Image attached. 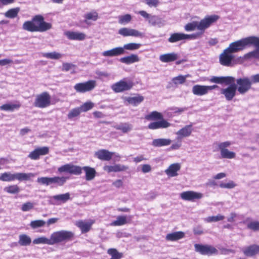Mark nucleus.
I'll return each instance as SVG.
<instances>
[{"mask_svg": "<svg viewBox=\"0 0 259 259\" xmlns=\"http://www.w3.org/2000/svg\"><path fill=\"white\" fill-rule=\"evenodd\" d=\"M96 86V81L90 80L84 82L76 83L74 88L76 92L83 93L93 90Z\"/></svg>", "mask_w": 259, "mask_h": 259, "instance_id": "obj_11", "label": "nucleus"}, {"mask_svg": "<svg viewBox=\"0 0 259 259\" xmlns=\"http://www.w3.org/2000/svg\"><path fill=\"white\" fill-rule=\"evenodd\" d=\"M4 190L5 192L11 194H16L20 192V189L17 185L7 186L4 188Z\"/></svg>", "mask_w": 259, "mask_h": 259, "instance_id": "obj_39", "label": "nucleus"}, {"mask_svg": "<svg viewBox=\"0 0 259 259\" xmlns=\"http://www.w3.org/2000/svg\"><path fill=\"white\" fill-rule=\"evenodd\" d=\"M122 99L124 101L127 102L128 104L136 106L144 101V98L143 96L138 94L135 97H123Z\"/></svg>", "mask_w": 259, "mask_h": 259, "instance_id": "obj_22", "label": "nucleus"}, {"mask_svg": "<svg viewBox=\"0 0 259 259\" xmlns=\"http://www.w3.org/2000/svg\"><path fill=\"white\" fill-rule=\"evenodd\" d=\"M19 11H20V8H15L11 9L9 10L8 11H7L4 14V15L7 18L13 19L17 16L19 12Z\"/></svg>", "mask_w": 259, "mask_h": 259, "instance_id": "obj_43", "label": "nucleus"}, {"mask_svg": "<svg viewBox=\"0 0 259 259\" xmlns=\"http://www.w3.org/2000/svg\"><path fill=\"white\" fill-rule=\"evenodd\" d=\"M82 167L71 164H66V172L74 175H79L81 174Z\"/></svg>", "mask_w": 259, "mask_h": 259, "instance_id": "obj_28", "label": "nucleus"}, {"mask_svg": "<svg viewBox=\"0 0 259 259\" xmlns=\"http://www.w3.org/2000/svg\"><path fill=\"white\" fill-rule=\"evenodd\" d=\"M247 228L253 231H258L259 230V222L254 221L251 222L248 224Z\"/></svg>", "mask_w": 259, "mask_h": 259, "instance_id": "obj_58", "label": "nucleus"}, {"mask_svg": "<svg viewBox=\"0 0 259 259\" xmlns=\"http://www.w3.org/2000/svg\"><path fill=\"white\" fill-rule=\"evenodd\" d=\"M151 169V165L148 164H145L142 165L141 171L144 174L150 172Z\"/></svg>", "mask_w": 259, "mask_h": 259, "instance_id": "obj_63", "label": "nucleus"}, {"mask_svg": "<svg viewBox=\"0 0 259 259\" xmlns=\"http://www.w3.org/2000/svg\"><path fill=\"white\" fill-rule=\"evenodd\" d=\"M194 248L196 252L203 255L211 256L219 253L218 249L210 245L195 244Z\"/></svg>", "mask_w": 259, "mask_h": 259, "instance_id": "obj_8", "label": "nucleus"}, {"mask_svg": "<svg viewBox=\"0 0 259 259\" xmlns=\"http://www.w3.org/2000/svg\"><path fill=\"white\" fill-rule=\"evenodd\" d=\"M76 66L72 64L66 63V72H68L70 74H74L76 72Z\"/></svg>", "mask_w": 259, "mask_h": 259, "instance_id": "obj_59", "label": "nucleus"}, {"mask_svg": "<svg viewBox=\"0 0 259 259\" xmlns=\"http://www.w3.org/2000/svg\"><path fill=\"white\" fill-rule=\"evenodd\" d=\"M177 142H174L169 147L170 150H178L182 146V140L178 139L177 137Z\"/></svg>", "mask_w": 259, "mask_h": 259, "instance_id": "obj_55", "label": "nucleus"}, {"mask_svg": "<svg viewBox=\"0 0 259 259\" xmlns=\"http://www.w3.org/2000/svg\"><path fill=\"white\" fill-rule=\"evenodd\" d=\"M66 35L71 40H82L85 38V34L82 32L67 31Z\"/></svg>", "mask_w": 259, "mask_h": 259, "instance_id": "obj_31", "label": "nucleus"}, {"mask_svg": "<svg viewBox=\"0 0 259 259\" xmlns=\"http://www.w3.org/2000/svg\"><path fill=\"white\" fill-rule=\"evenodd\" d=\"M42 56L47 58L57 59L60 57V54L56 52L47 53L43 54Z\"/></svg>", "mask_w": 259, "mask_h": 259, "instance_id": "obj_54", "label": "nucleus"}, {"mask_svg": "<svg viewBox=\"0 0 259 259\" xmlns=\"http://www.w3.org/2000/svg\"><path fill=\"white\" fill-rule=\"evenodd\" d=\"M180 196L181 198L184 200L194 201L195 200L201 199L203 197V194L200 192L187 191L181 193Z\"/></svg>", "mask_w": 259, "mask_h": 259, "instance_id": "obj_14", "label": "nucleus"}, {"mask_svg": "<svg viewBox=\"0 0 259 259\" xmlns=\"http://www.w3.org/2000/svg\"><path fill=\"white\" fill-rule=\"evenodd\" d=\"M193 128L191 124L187 125L179 130L176 135L178 139H182L184 138L189 137L192 132Z\"/></svg>", "mask_w": 259, "mask_h": 259, "instance_id": "obj_18", "label": "nucleus"}, {"mask_svg": "<svg viewBox=\"0 0 259 259\" xmlns=\"http://www.w3.org/2000/svg\"><path fill=\"white\" fill-rule=\"evenodd\" d=\"M150 24L153 26H158V27H162L166 24V21L163 18L156 15H152L150 17V20H148Z\"/></svg>", "mask_w": 259, "mask_h": 259, "instance_id": "obj_23", "label": "nucleus"}, {"mask_svg": "<svg viewBox=\"0 0 259 259\" xmlns=\"http://www.w3.org/2000/svg\"><path fill=\"white\" fill-rule=\"evenodd\" d=\"M34 207V204L31 202H26L22 205L21 210L23 211H28L32 209Z\"/></svg>", "mask_w": 259, "mask_h": 259, "instance_id": "obj_56", "label": "nucleus"}, {"mask_svg": "<svg viewBox=\"0 0 259 259\" xmlns=\"http://www.w3.org/2000/svg\"><path fill=\"white\" fill-rule=\"evenodd\" d=\"M140 43L130 42L124 44L122 47L123 51L125 50L128 51H135L138 50L141 46Z\"/></svg>", "mask_w": 259, "mask_h": 259, "instance_id": "obj_40", "label": "nucleus"}, {"mask_svg": "<svg viewBox=\"0 0 259 259\" xmlns=\"http://www.w3.org/2000/svg\"><path fill=\"white\" fill-rule=\"evenodd\" d=\"M51 104V97L46 92L36 95L33 105L39 108L49 107Z\"/></svg>", "mask_w": 259, "mask_h": 259, "instance_id": "obj_7", "label": "nucleus"}, {"mask_svg": "<svg viewBox=\"0 0 259 259\" xmlns=\"http://www.w3.org/2000/svg\"><path fill=\"white\" fill-rule=\"evenodd\" d=\"M52 25L44 21V17L39 15L35 16L32 21L24 23L22 28L30 32H44L51 28Z\"/></svg>", "mask_w": 259, "mask_h": 259, "instance_id": "obj_2", "label": "nucleus"}, {"mask_svg": "<svg viewBox=\"0 0 259 259\" xmlns=\"http://www.w3.org/2000/svg\"><path fill=\"white\" fill-rule=\"evenodd\" d=\"M193 232L195 235H200L204 233V231L200 226H197L193 228Z\"/></svg>", "mask_w": 259, "mask_h": 259, "instance_id": "obj_62", "label": "nucleus"}, {"mask_svg": "<svg viewBox=\"0 0 259 259\" xmlns=\"http://www.w3.org/2000/svg\"><path fill=\"white\" fill-rule=\"evenodd\" d=\"M243 58L244 60H249L251 59H259V49H256L253 51L245 54Z\"/></svg>", "mask_w": 259, "mask_h": 259, "instance_id": "obj_38", "label": "nucleus"}, {"mask_svg": "<svg viewBox=\"0 0 259 259\" xmlns=\"http://www.w3.org/2000/svg\"><path fill=\"white\" fill-rule=\"evenodd\" d=\"M178 58V54L172 52L161 55L159 56V60L162 62L168 63L176 60Z\"/></svg>", "mask_w": 259, "mask_h": 259, "instance_id": "obj_27", "label": "nucleus"}, {"mask_svg": "<svg viewBox=\"0 0 259 259\" xmlns=\"http://www.w3.org/2000/svg\"><path fill=\"white\" fill-rule=\"evenodd\" d=\"M244 254L247 256H253L259 253V245L252 244L242 249Z\"/></svg>", "mask_w": 259, "mask_h": 259, "instance_id": "obj_19", "label": "nucleus"}, {"mask_svg": "<svg viewBox=\"0 0 259 259\" xmlns=\"http://www.w3.org/2000/svg\"><path fill=\"white\" fill-rule=\"evenodd\" d=\"M249 45V38L247 37L231 42L227 49L233 54L243 50Z\"/></svg>", "mask_w": 259, "mask_h": 259, "instance_id": "obj_6", "label": "nucleus"}, {"mask_svg": "<svg viewBox=\"0 0 259 259\" xmlns=\"http://www.w3.org/2000/svg\"><path fill=\"white\" fill-rule=\"evenodd\" d=\"M134 83L131 80L122 79L111 85L112 90L116 93H121L130 90L133 88Z\"/></svg>", "mask_w": 259, "mask_h": 259, "instance_id": "obj_9", "label": "nucleus"}, {"mask_svg": "<svg viewBox=\"0 0 259 259\" xmlns=\"http://www.w3.org/2000/svg\"><path fill=\"white\" fill-rule=\"evenodd\" d=\"M231 145L230 141H225L220 143L218 147L220 150L221 157L222 158L233 159L235 157L236 154L234 152L230 151L226 148Z\"/></svg>", "mask_w": 259, "mask_h": 259, "instance_id": "obj_12", "label": "nucleus"}, {"mask_svg": "<svg viewBox=\"0 0 259 259\" xmlns=\"http://www.w3.org/2000/svg\"><path fill=\"white\" fill-rule=\"evenodd\" d=\"M104 169L108 172H116V165H106L104 167Z\"/></svg>", "mask_w": 259, "mask_h": 259, "instance_id": "obj_64", "label": "nucleus"}, {"mask_svg": "<svg viewBox=\"0 0 259 259\" xmlns=\"http://www.w3.org/2000/svg\"><path fill=\"white\" fill-rule=\"evenodd\" d=\"M65 240V231H58L52 234L50 237L51 245L59 243Z\"/></svg>", "mask_w": 259, "mask_h": 259, "instance_id": "obj_21", "label": "nucleus"}, {"mask_svg": "<svg viewBox=\"0 0 259 259\" xmlns=\"http://www.w3.org/2000/svg\"><path fill=\"white\" fill-rule=\"evenodd\" d=\"M126 223V217L125 215H120L117 217L116 220L113 221L110 225L112 226H119L125 225Z\"/></svg>", "mask_w": 259, "mask_h": 259, "instance_id": "obj_37", "label": "nucleus"}, {"mask_svg": "<svg viewBox=\"0 0 259 259\" xmlns=\"http://www.w3.org/2000/svg\"><path fill=\"white\" fill-rule=\"evenodd\" d=\"M33 242L34 244H47L49 245H51L50 238H48L45 237H41L36 238L33 240Z\"/></svg>", "mask_w": 259, "mask_h": 259, "instance_id": "obj_49", "label": "nucleus"}, {"mask_svg": "<svg viewBox=\"0 0 259 259\" xmlns=\"http://www.w3.org/2000/svg\"><path fill=\"white\" fill-rule=\"evenodd\" d=\"M181 165L179 163H175L170 164L168 167L165 170V173L169 177H174L178 176L177 172L180 170Z\"/></svg>", "mask_w": 259, "mask_h": 259, "instance_id": "obj_20", "label": "nucleus"}, {"mask_svg": "<svg viewBox=\"0 0 259 259\" xmlns=\"http://www.w3.org/2000/svg\"><path fill=\"white\" fill-rule=\"evenodd\" d=\"M234 56L227 48L220 55L219 60L221 65L225 66H231Z\"/></svg>", "mask_w": 259, "mask_h": 259, "instance_id": "obj_13", "label": "nucleus"}, {"mask_svg": "<svg viewBox=\"0 0 259 259\" xmlns=\"http://www.w3.org/2000/svg\"><path fill=\"white\" fill-rule=\"evenodd\" d=\"M140 58L137 54H132L119 59L120 62L125 64H131L140 61Z\"/></svg>", "mask_w": 259, "mask_h": 259, "instance_id": "obj_26", "label": "nucleus"}, {"mask_svg": "<svg viewBox=\"0 0 259 259\" xmlns=\"http://www.w3.org/2000/svg\"><path fill=\"white\" fill-rule=\"evenodd\" d=\"M21 106V104L18 102L15 103H9L4 104L0 106V110L6 111H13L15 110L18 109Z\"/></svg>", "mask_w": 259, "mask_h": 259, "instance_id": "obj_30", "label": "nucleus"}, {"mask_svg": "<svg viewBox=\"0 0 259 259\" xmlns=\"http://www.w3.org/2000/svg\"><path fill=\"white\" fill-rule=\"evenodd\" d=\"M188 76L187 75H180L178 76L172 78L171 80V82H169L167 87V89H170L171 87H173L174 85L177 87L179 84H183L186 80V78Z\"/></svg>", "mask_w": 259, "mask_h": 259, "instance_id": "obj_24", "label": "nucleus"}, {"mask_svg": "<svg viewBox=\"0 0 259 259\" xmlns=\"http://www.w3.org/2000/svg\"><path fill=\"white\" fill-rule=\"evenodd\" d=\"M145 118L148 120L155 119L161 120L162 119L163 116L160 113L154 111L151 112L149 114L146 115Z\"/></svg>", "mask_w": 259, "mask_h": 259, "instance_id": "obj_42", "label": "nucleus"}, {"mask_svg": "<svg viewBox=\"0 0 259 259\" xmlns=\"http://www.w3.org/2000/svg\"><path fill=\"white\" fill-rule=\"evenodd\" d=\"M236 184L232 181L227 183H222L220 184V187L222 188L232 189L234 188Z\"/></svg>", "mask_w": 259, "mask_h": 259, "instance_id": "obj_61", "label": "nucleus"}, {"mask_svg": "<svg viewBox=\"0 0 259 259\" xmlns=\"http://www.w3.org/2000/svg\"><path fill=\"white\" fill-rule=\"evenodd\" d=\"M84 17L85 19V22L86 23H88L87 20H92L93 21H96V20H98L99 16H98V14L97 12L93 11V12L87 13L84 15Z\"/></svg>", "mask_w": 259, "mask_h": 259, "instance_id": "obj_44", "label": "nucleus"}, {"mask_svg": "<svg viewBox=\"0 0 259 259\" xmlns=\"http://www.w3.org/2000/svg\"><path fill=\"white\" fill-rule=\"evenodd\" d=\"M49 151V149L47 147H39L30 152L28 157L32 160H37L39 158L40 156L48 154Z\"/></svg>", "mask_w": 259, "mask_h": 259, "instance_id": "obj_15", "label": "nucleus"}, {"mask_svg": "<svg viewBox=\"0 0 259 259\" xmlns=\"http://www.w3.org/2000/svg\"><path fill=\"white\" fill-rule=\"evenodd\" d=\"M19 243L22 246L29 245L31 242V239L30 237L25 234L19 235Z\"/></svg>", "mask_w": 259, "mask_h": 259, "instance_id": "obj_41", "label": "nucleus"}, {"mask_svg": "<svg viewBox=\"0 0 259 259\" xmlns=\"http://www.w3.org/2000/svg\"><path fill=\"white\" fill-rule=\"evenodd\" d=\"M158 122V125L159 128H164L169 127L170 125V123L167 122L166 120L163 119L157 121Z\"/></svg>", "mask_w": 259, "mask_h": 259, "instance_id": "obj_60", "label": "nucleus"}, {"mask_svg": "<svg viewBox=\"0 0 259 259\" xmlns=\"http://www.w3.org/2000/svg\"><path fill=\"white\" fill-rule=\"evenodd\" d=\"M172 141L168 138H158L154 139L151 145L154 147H161L170 145Z\"/></svg>", "mask_w": 259, "mask_h": 259, "instance_id": "obj_25", "label": "nucleus"}, {"mask_svg": "<svg viewBox=\"0 0 259 259\" xmlns=\"http://www.w3.org/2000/svg\"><path fill=\"white\" fill-rule=\"evenodd\" d=\"M94 103L90 101L87 102L83 104L79 107L81 112H87L91 109H92L94 106Z\"/></svg>", "mask_w": 259, "mask_h": 259, "instance_id": "obj_50", "label": "nucleus"}, {"mask_svg": "<svg viewBox=\"0 0 259 259\" xmlns=\"http://www.w3.org/2000/svg\"><path fill=\"white\" fill-rule=\"evenodd\" d=\"M116 129L121 131L123 133H126L133 129V125L128 123H124L116 126Z\"/></svg>", "mask_w": 259, "mask_h": 259, "instance_id": "obj_47", "label": "nucleus"}, {"mask_svg": "<svg viewBox=\"0 0 259 259\" xmlns=\"http://www.w3.org/2000/svg\"><path fill=\"white\" fill-rule=\"evenodd\" d=\"M113 154V152L107 150L101 149L95 152V156L101 160L109 161L112 158Z\"/></svg>", "mask_w": 259, "mask_h": 259, "instance_id": "obj_17", "label": "nucleus"}, {"mask_svg": "<svg viewBox=\"0 0 259 259\" xmlns=\"http://www.w3.org/2000/svg\"><path fill=\"white\" fill-rule=\"evenodd\" d=\"M37 182L41 185L46 186L51 185L62 186L65 182L64 177H40L37 178Z\"/></svg>", "mask_w": 259, "mask_h": 259, "instance_id": "obj_10", "label": "nucleus"}, {"mask_svg": "<svg viewBox=\"0 0 259 259\" xmlns=\"http://www.w3.org/2000/svg\"><path fill=\"white\" fill-rule=\"evenodd\" d=\"M209 81L217 84L228 85L226 88L221 89L220 92L228 101H230L235 97L237 88L235 83V78L232 76H212Z\"/></svg>", "mask_w": 259, "mask_h": 259, "instance_id": "obj_1", "label": "nucleus"}, {"mask_svg": "<svg viewBox=\"0 0 259 259\" xmlns=\"http://www.w3.org/2000/svg\"><path fill=\"white\" fill-rule=\"evenodd\" d=\"M185 39H186V34L177 32L171 34L168 41L171 43H175Z\"/></svg>", "mask_w": 259, "mask_h": 259, "instance_id": "obj_35", "label": "nucleus"}, {"mask_svg": "<svg viewBox=\"0 0 259 259\" xmlns=\"http://www.w3.org/2000/svg\"><path fill=\"white\" fill-rule=\"evenodd\" d=\"M185 233L182 231L175 232L167 234L165 236V239L167 241H177L184 238Z\"/></svg>", "mask_w": 259, "mask_h": 259, "instance_id": "obj_33", "label": "nucleus"}, {"mask_svg": "<svg viewBox=\"0 0 259 259\" xmlns=\"http://www.w3.org/2000/svg\"><path fill=\"white\" fill-rule=\"evenodd\" d=\"M192 93L197 96H203L207 94L206 85H195L192 88Z\"/></svg>", "mask_w": 259, "mask_h": 259, "instance_id": "obj_34", "label": "nucleus"}, {"mask_svg": "<svg viewBox=\"0 0 259 259\" xmlns=\"http://www.w3.org/2000/svg\"><path fill=\"white\" fill-rule=\"evenodd\" d=\"M81 112L79 107H77L71 110L68 114L69 119H72L78 116Z\"/></svg>", "mask_w": 259, "mask_h": 259, "instance_id": "obj_52", "label": "nucleus"}, {"mask_svg": "<svg viewBox=\"0 0 259 259\" xmlns=\"http://www.w3.org/2000/svg\"><path fill=\"white\" fill-rule=\"evenodd\" d=\"M131 20L132 16L128 14L118 17V23L121 25H125L131 22Z\"/></svg>", "mask_w": 259, "mask_h": 259, "instance_id": "obj_46", "label": "nucleus"}, {"mask_svg": "<svg viewBox=\"0 0 259 259\" xmlns=\"http://www.w3.org/2000/svg\"><path fill=\"white\" fill-rule=\"evenodd\" d=\"M219 19V16L217 15L207 16L202 19L200 22L193 21L188 23L185 26V29L187 31H192L196 28L198 30H205L212 24L217 22Z\"/></svg>", "mask_w": 259, "mask_h": 259, "instance_id": "obj_3", "label": "nucleus"}, {"mask_svg": "<svg viewBox=\"0 0 259 259\" xmlns=\"http://www.w3.org/2000/svg\"><path fill=\"white\" fill-rule=\"evenodd\" d=\"M225 217L221 214H218L215 216H210L204 219V221L207 223L217 222L224 220Z\"/></svg>", "mask_w": 259, "mask_h": 259, "instance_id": "obj_48", "label": "nucleus"}, {"mask_svg": "<svg viewBox=\"0 0 259 259\" xmlns=\"http://www.w3.org/2000/svg\"><path fill=\"white\" fill-rule=\"evenodd\" d=\"M237 92L241 95H244L251 88L252 81L248 77L238 78L235 79Z\"/></svg>", "mask_w": 259, "mask_h": 259, "instance_id": "obj_5", "label": "nucleus"}, {"mask_svg": "<svg viewBox=\"0 0 259 259\" xmlns=\"http://www.w3.org/2000/svg\"><path fill=\"white\" fill-rule=\"evenodd\" d=\"M93 221L91 222H87L82 220L77 221L75 223L76 225L80 228L82 233H87L90 230Z\"/></svg>", "mask_w": 259, "mask_h": 259, "instance_id": "obj_32", "label": "nucleus"}, {"mask_svg": "<svg viewBox=\"0 0 259 259\" xmlns=\"http://www.w3.org/2000/svg\"><path fill=\"white\" fill-rule=\"evenodd\" d=\"M82 170L85 172V178L87 181H92L96 177V171L94 168L89 166H85L82 167Z\"/></svg>", "mask_w": 259, "mask_h": 259, "instance_id": "obj_29", "label": "nucleus"}, {"mask_svg": "<svg viewBox=\"0 0 259 259\" xmlns=\"http://www.w3.org/2000/svg\"><path fill=\"white\" fill-rule=\"evenodd\" d=\"M200 31L191 34H186V39H194L200 37L205 30H199Z\"/></svg>", "mask_w": 259, "mask_h": 259, "instance_id": "obj_53", "label": "nucleus"}, {"mask_svg": "<svg viewBox=\"0 0 259 259\" xmlns=\"http://www.w3.org/2000/svg\"><path fill=\"white\" fill-rule=\"evenodd\" d=\"M46 222L44 220H39L32 221L30 223V226L33 229H36L38 227H41L45 226Z\"/></svg>", "mask_w": 259, "mask_h": 259, "instance_id": "obj_51", "label": "nucleus"}, {"mask_svg": "<svg viewBox=\"0 0 259 259\" xmlns=\"http://www.w3.org/2000/svg\"><path fill=\"white\" fill-rule=\"evenodd\" d=\"M33 177H34V174L33 173L17 172L12 174L10 172H5L0 175V181L3 182H12L16 180L20 181H28Z\"/></svg>", "mask_w": 259, "mask_h": 259, "instance_id": "obj_4", "label": "nucleus"}, {"mask_svg": "<svg viewBox=\"0 0 259 259\" xmlns=\"http://www.w3.org/2000/svg\"><path fill=\"white\" fill-rule=\"evenodd\" d=\"M65 201V194H61L53 196L50 197V202L54 205L60 204L61 202Z\"/></svg>", "mask_w": 259, "mask_h": 259, "instance_id": "obj_36", "label": "nucleus"}, {"mask_svg": "<svg viewBox=\"0 0 259 259\" xmlns=\"http://www.w3.org/2000/svg\"><path fill=\"white\" fill-rule=\"evenodd\" d=\"M107 253L111 255L110 259H120L122 257V253L119 252L115 248H110L108 250Z\"/></svg>", "mask_w": 259, "mask_h": 259, "instance_id": "obj_45", "label": "nucleus"}, {"mask_svg": "<svg viewBox=\"0 0 259 259\" xmlns=\"http://www.w3.org/2000/svg\"><path fill=\"white\" fill-rule=\"evenodd\" d=\"M113 54L114 56H118L123 55L125 53V51H123V48L121 47H116L112 49Z\"/></svg>", "mask_w": 259, "mask_h": 259, "instance_id": "obj_57", "label": "nucleus"}, {"mask_svg": "<svg viewBox=\"0 0 259 259\" xmlns=\"http://www.w3.org/2000/svg\"><path fill=\"white\" fill-rule=\"evenodd\" d=\"M118 34L124 37L129 36L138 37L142 35V33L139 31L134 29L126 27L121 28L119 29Z\"/></svg>", "mask_w": 259, "mask_h": 259, "instance_id": "obj_16", "label": "nucleus"}]
</instances>
